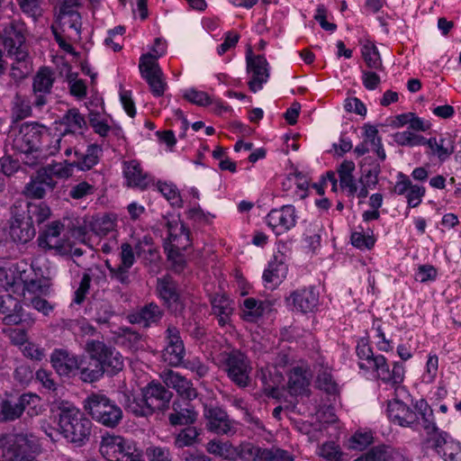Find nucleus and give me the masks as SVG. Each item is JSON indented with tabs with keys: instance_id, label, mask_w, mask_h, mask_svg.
I'll list each match as a JSON object with an SVG mask.
<instances>
[{
	"instance_id": "1",
	"label": "nucleus",
	"mask_w": 461,
	"mask_h": 461,
	"mask_svg": "<svg viewBox=\"0 0 461 461\" xmlns=\"http://www.w3.org/2000/svg\"><path fill=\"white\" fill-rule=\"evenodd\" d=\"M52 406L59 411L56 419L60 434L70 443L84 445L91 434V420L69 402L55 400Z\"/></svg>"
},
{
	"instance_id": "2",
	"label": "nucleus",
	"mask_w": 461,
	"mask_h": 461,
	"mask_svg": "<svg viewBox=\"0 0 461 461\" xmlns=\"http://www.w3.org/2000/svg\"><path fill=\"white\" fill-rule=\"evenodd\" d=\"M24 24L11 22L3 30V45L8 55L14 57L10 76L15 82L24 79L32 67L25 46Z\"/></svg>"
},
{
	"instance_id": "3",
	"label": "nucleus",
	"mask_w": 461,
	"mask_h": 461,
	"mask_svg": "<svg viewBox=\"0 0 461 461\" xmlns=\"http://www.w3.org/2000/svg\"><path fill=\"white\" fill-rule=\"evenodd\" d=\"M160 225L166 229L164 249L171 269L181 273L185 267V259L182 251L190 245L189 233L185 229L179 215L167 214L163 216Z\"/></svg>"
},
{
	"instance_id": "4",
	"label": "nucleus",
	"mask_w": 461,
	"mask_h": 461,
	"mask_svg": "<svg viewBox=\"0 0 461 461\" xmlns=\"http://www.w3.org/2000/svg\"><path fill=\"white\" fill-rule=\"evenodd\" d=\"M357 354L360 359L366 360L367 366L359 363L360 368H372L377 373V376L384 383L391 384L394 388H399L404 380V366L402 363L395 362L393 368L390 369L384 356H374L371 348L363 343L357 347Z\"/></svg>"
},
{
	"instance_id": "5",
	"label": "nucleus",
	"mask_w": 461,
	"mask_h": 461,
	"mask_svg": "<svg viewBox=\"0 0 461 461\" xmlns=\"http://www.w3.org/2000/svg\"><path fill=\"white\" fill-rule=\"evenodd\" d=\"M167 44L165 41L157 38L151 52L143 54L140 59L139 68L141 77L147 81L151 93L155 96L164 95L167 83L158 59L166 53Z\"/></svg>"
},
{
	"instance_id": "6",
	"label": "nucleus",
	"mask_w": 461,
	"mask_h": 461,
	"mask_svg": "<svg viewBox=\"0 0 461 461\" xmlns=\"http://www.w3.org/2000/svg\"><path fill=\"white\" fill-rule=\"evenodd\" d=\"M387 413L392 421L402 427H413L422 420L423 427L429 429V421L434 420L433 411L423 399L416 402L414 409L399 400L389 402Z\"/></svg>"
},
{
	"instance_id": "7",
	"label": "nucleus",
	"mask_w": 461,
	"mask_h": 461,
	"mask_svg": "<svg viewBox=\"0 0 461 461\" xmlns=\"http://www.w3.org/2000/svg\"><path fill=\"white\" fill-rule=\"evenodd\" d=\"M99 452L107 461H144L132 440L108 432L101 437Z\"/></svg>"
},
{
	"instance_id": "8",
	"label": "nucleus",
	"mask_w": 461,
	"mask_h": 461,
	"mask_svg": "<svg viewBox=\"0 0 461 461\" xmlns=\"http://www.w3.org/2000/svg\"><path fill=\"white\" fill-rule=\"evenodd\" d=\"M151 240L152 239L150 237L144 236L143 239L135 245L134 249L127 242L122 243L119 254L120 263L116 266H112L109 260L105 261L110 277L122 285H129L131 282L130 270L136 262L135 253L140 255L142 246H151Z\"/></svg>"
},
{
	"instance_id": "9",
	"label": "nucleus",
	"mask_w": 461,
	"mask_h": 461,
	"mask_svg": "<svg viewBox=\"0 0 461 461\" xmlns=\"http://www.w3.org/2000/svg\"><path fill=\"white\" fill-rule=\"evenodd\" d=\"M85 409L94 420L114 428L122 418L121 408L104 394L92 393L85 400Z\"/></svg>"
},
{
	"instance_id": "10",
	"label": "nucleus",
	"mask_w": 461,
	"mask_h": 461,
	"mask_svg": "<svg viewBox=\"0 0 461 461\" xmlns=\"http://www.w3.org/2000/svg\"><path fill=\"white\" fill-rule=\"evenodd\" d=\"M41 131L42 127L38 124H24L22 125L19 131L14 137V148L25 155L23 161L29 166H34L38 163V156L31 158V155L39 153Z\"/></svg>"
},
{
	"instance_id": "11",
	"label": "nucleus",
	"mask_w": 461,
	"mask_h": 461,
	"mask_svg": "<svg viewBox=\"0 0 461 461\" xmlns=\"http://www.w3.org/2000/svg\"><path fill=\"white\" fill-rule=\"evenodd\" d=\"M40 397L34 393H23L16 401L3 400L0 402V421H13L21 417L23 411L30 416L40 413Z\"/></svg>"
},
{
	"instance_id": "12",
	"label": "nucleus",
	"mask_w": 461,
	"mask_h": 461,
	"mask_svg": "<svg viewBox=\"0 0 461 461\" xmlns=\"http://www.w3.org/2000/svg\"><path fill=\"white\" fill-rule=\"evenodd\" d=\"M55 72L48 68H41L32 78V105L35 109L41 111L49 103L55 82Z\"/></svg>"
},
{
	"instance_id": "13",
	"label": "nucleus",
	"mask_w": 461,
	"mask_h": 461,
	"mask_svg": "<svg viewBox=\"0 0 461 461\" xmlns=\"http://www.w3.org/2000/svg\"><path fill=\"white\" fill-rule=\"evenodd\" d=\"M86 350L90 357L96 358L104 366V373L114 374L123 367L122 355L114 348L107 347L104 342L90 340L86 343Z\"/></svg>"
},
{
	"instance_id": "14",
	"label": "nucleus",
	"mask_w": 461,
	"mask_h": 461,
	"mask_svg": "<svg viewBox=\"0 0 461 461\" xmlns=\"http://www.w3.org/2000/svg\"><path fill=\"white\" fill-rule=\"evenodd\" d=\"M240 459L243 461H294V456L279 447H260L251 442L240 444Z\"/></svg>"
},
{
	"instance_id": "15",
	"label": "nucleus",
	"mask_w": 461,
	"mask_h": 461,
	"mask_svg": "<svg viewBox=\"0 0 461 461\" xmlns=\"http://www.w3.org/2000/svg\"><path fill=\"white\" fill-rule=\"evenodd\" d=\"M22 269L20 270V285L23 286V291H27L31 294H45L50 287V281L49 278L43 276L40 267L35 268L32 265L27 262L21 261Z\"/></svg>"
},
{
	"instance_id": "16",
	"label": "nucleus",
	"mask_w": 461,
	"mask_h": 461,
	"mask_svg": "<svg viewBox=\"0 0 461 461\" xmlns=\"http://www.w3.org/2000/svg\"><path fill=\"white\" fill-rule=\"evenodd\" d=\"M246 60L247 71L251 75V78L248 83L250 91L256 93L268 80V62L263 55H254L250 48L247 50Z\"/></svg>"
},
{
	"instance_id": "17",
	"label": "nucleus",
	"mask_w": 461,
	"mask_h": 461,
	"mask_svg": "<svg viewBox=\"0 0 461 461\" xmlns=\"http://www.w3.org/2000/svg\"><path fill=\"white\" fill-rule=\"evenodd\" d=\"M203 411H205L204 416L208 420L206 428L209 431L218 435L235 433L232 421L224 410L212 403H206L203 404Z\"/></svg>"
},
{
	"instance_id": "18",
	"label": "nucleus",
	"mask_w": 461,
	"mask_h": 461,
	"mask_svg": "<svg viewBox=\"0 0 461 461\" xmlns=\"http://www.w3.org/2000/svg\"><path fill=\"white\" fill-rule=\"evenodd\" d=\"M167 346L162 352V359L169 366H176L181 364L185 348L179 335V330L173 326H169L167 330Z\"/></svg>"
},
{
	"instance_id": "19",
	"label": "nucleus",
	"mask_w": 461,
	"mask_h": 461,
	"mask_svg": "<svg viewBox=\"0 0 461 461\" xmlns=\"http://www.w3.org/2000/svg\"><path fill=\"white\" fill-rule=\"evenodd\" d=\"M12 211V219L9 226V236L14 242L26 243L35 236V229L32 221H28L24 213Z\"/></svg>"
},
{
	"instance_id": "20",
	"label": "nucleus",
	"mask_w": 461,
	"mask_h": 461,
	"mask_svg": "<svg viewBox=\"0 0 461 461\" xmlns=\"http://www.w3.org/2000/svg\"><path fill=\"white\" fill-rule=\"evenodd\" d=\"M142 393L151 413L167 409L172 397L171 392L162 384L154 382L143 388Z\"/></svg>"
},
{
	"instance_id": "21",
	"label": "nucleus",
	"mask_w": 461,
	"mask_h": 461,
	"mask_svg": "<svg viewBox=\"0 0 461 461\" xmlns=\"http://www.w3.org/2000/svg\"><path fill=\"white\" fill-rule=\"evenodd\" d=\"M9 443L10 448L5 461H38L29 454V451L32 448L33 440L26 435H14Z\"/></svg>"
},
{
	"instance_id": "22",
	"label": "nucleus",
	"mask_w": 461,
	"mask_h": 461,
	"mask_svg": "<svg viewBox=\"0 0 461 461\" xmlns=\"http://www.w3.org/2000/svg\"><path fill=\"white\" fill-rule=\"evenodd\" d=\"M295 209L293 205H284L280 209L271 210L267 216V222L274 230H289L296 224Z\"/></svg>"
},
{
	"instance_id": "23",
	"label": "nucleus",
	"mask_w": 461,
	"mask_h": 461,
	"mask_svg": "<svg viewBox=\"0 0 461 461\" xmlns=\"http://www.w3.org/2000/svg\"><path fill=\"white\" fill-rule=\"evenodd\" d=\"M157 292L168 308L173 311H180L182 309L180 294L177 291L176 284L171 276H165L158 278Z\"/></svg>"
},
{
	"instance_id": "24",
	"label": "nucleus",
	"mask_w": 461,
	"mask_h": 461,
	"mask_svg": "<svg viewBox=\"0 0 461 461\" xmlns=\"http://www.w3.org/2000/svg\"><path fill=\"white\" fill-rule=\"evenodd\" d=\"M46 172L39 170L37 175L26 184L23 192L26 197L41 199L45 196L47 190L55 188L57 182Z\"/></svg>"
},
{
	"instance_id": "25",
	"label": "nucleus",
	"mask_w": 461,
	"mask_h": 461,
	"mask_svg": "<svg viewBox=\"0 0 461 461\" xmlns=\"http://www.w3.org/2000/svg\"><path fill=\"white\" fill-rule=\"evenodd\" d=\"M50 362L59 375H69L81 366V360L66 349H55L51 354Z\"/></svg>"
},
{
	"instance_id": "26",
	"label": "nucleus",
	"mask_w": 461,
	"mask_h": 461,
	"mask_svg": "<svg viewBox=\"0 0 461 461\" xmlns=\"http://www.w3.org/2000/svg\"><path fill=\"white\" fill-rule=\"evenodd\" d=\"M160 376L167 386L174 388L183 398L192 400L197 396L195 389L185 376L170 369L164 370Z\"/></svg>"
},
{
	"instance_id": "27",
	"label": "nucleus",
	"mask_w": 461,
	"mask_h": 461,
	"mask_svg": "<svg viewBox=\"0 0 461 461\" xmlns=\"http://www.w3.org/2000/svg\"><path fill=\"white\" fill-rule=\"evenodd\" d=\"M64 225L59 221H53L38 237V244L41 248L61 250L64 248V239L61 233Z\"/></svg>"
},
{
	"instance_id": "28",
	"label": "nucleus",
	"mask_w": 461,
	"mask_h": 461,
	"mask_svg": "<svg viewBox=\"0 0 461 461\" xmlns=\"http://www.w3.org/2000/svg\"><path fill=\"white\" fill-rule=\"evenodd\" d=\"M123 175L129 186L145 189L150 183V176L142 170L137 160L123 162Z\"/></svg>"
},
{
	"instance_id": "29",
	"label": "nucleus",
	"mask_w": 461,
	"mask_h": 461,
	"mask_svg": "<svg viewBox=\"0 0 461 461\" xmlns=\"http://www.w3.org/2000/svg\"><path fill=\"white\" fill-rule=\"evenodd\" d=\"M425 429L427 430V436L424 440L425 447L434 450L440 456L454 438L447 432L437 428L432 421H429V429Z\"/></svg>"
},
{
	"instance_id": "30",
	"label": "nucleus",
	"mask_w": 461,
	"mask_h": 461,
	"mask_svg": "<svg viewBox=\"0 0 461 461\" xmlns=\"http://www.w3.org/2000/svg\"><path fill=\"white\" fill-rule=\"evenodd\" d=\"M162 311L158 305L150 303L140 308L128 316L129 321L148 328L157 323L162 317Z\"/></svg>"
},
{
	"instance_id": "31",
	"label": "nucleus",
	"mask_w": 461,
	"mask_h": 461,
	"mask_svg": "<svg viewBox=\"0 0 461 461\" xmlns=\"http://www.w3.org/2000/svg\"><path fill=\"white\" fill-rule=\"evenodd\" d=\"M227 372L230 378H248L250 366L247 357L240 351H232L226 359Z\"/></svg>"
},
{
	"instance_id": "32",
	"label": "nucleus",
	"mask_w": 461,
	"mask_h": 461,
	"mask_svg": "<svg viewBox=\"0 0 461 461\" xmlns=\"http://www.w3.org/2000/svg\"><path fill=\"white\" fill-rule=\"evenodd\" d=\"M290 300H292L296 310L306 313L312 312L318 305L319 295L314 292L313 288L302 289L292 293L287 298L288 302Z\"/></svg>"
},
{
	"instance_id": "33",
	"label": "nucleus",
	"mask_w": 461,
	"mask_h": 461,
	"mask_svg": "<svg viewBox=\"0 0 461 461\" xmlns=\"http://www.w3.org/2000/svg\"><path fill=\"white\" fill-rule=\"evenodd\" d=\"M101 153L102 149L96 144L88 145L84 153L79 149H75L77 159L73 161V165L82 171L90 170L98 163Z\"/></svg>"
},
{
	"instance_id": "34",
	"label": "nucleus",
	"mask_w": 461,
	"mask_h": 461,
	"mask_svg": "<svg viewBox=\"0 0 461 461\" xmlns=\"http://www.w3.org/2000/svg\"><path fill=\"white\" fill-rule=\"evenodd\" d=\"M212 313L217 318L220 326H225L230 321L233 312V302L225 295H216L212 301Z\"/></svg>"
},
{
	"instance_id": "35",
	"label": "nucleus",
	"mask_w": 461,
	"mask_h": 461,
	"mask_svg": "<svg viewBox=\"0 0 461 461\" xmlns=\"http://www.w3.org/2000/svg\"><path fill=\"white\" fill-rule=\"evenodd\" d=\"M53 25L58 27V32L65 33L70 40L80 38L82 26L80 14H72V16H57Z\"/></svg>"
},
{
	"instance_id": "36",
	"label": "nucleus",
	"mask_w": 461,
	"mask_h": 461,
	"mask_svg": "<svg viewBox=\"0 0 461 461\" xmlns=\"http://www.w3.org/2000/svg\"><path fill=\"white\" fill-rule=\"evenodd\" d=\"M21 261L16 263H0V288L8 290L20 286Z\"/></svg>"
},
{
	"instance_id": "37",
	"label": "nucleus",
	"mask_w": 461,
	"mask_h": 461,
	"mask_svg": "<svg viewBox=\"0 0 461 461\" xmlns=\"http://www.w3.org/2000/svg\"><path fill=\"white\" fill-rule=\"evenodd\" d=\"M66 138L68 134L51 135L42 127L39 152H44L45 157L57 155L62 149V145L66 144Z\"/></svg>"
},
{
	"instance_id": "38",
	"label": "nucleus",
	"mask_w": 461,
	"mask_h": 461,
	"mask_svg": "<svg viewBox=\"0 0 461 461\" xmlns=\"http://www.w3.org/2000/svg\"><path fill=\"white\" fill-rule=\"evenodd\" d=\"M121 401L124 408L136 416H148L151 414L142 392L140 395L125 392L122 393Z\"/></svg>"
},
{
	"instance_id": "39",
	"label": "nucleus",
	"mask_w": 461,
	"mask_h": 461,
	"mask_svg": "<svg viewBox=\"0 0 461 461\" xmlns=\"http://www.w3.org/2000/svg\"><path fill=\"white\" fill-rule=\"evenodd\" d=\"M206 449L210 454L221 456L224 459L236 460L240 458V445L232 446L229 441L212 439L207 443Z\"/></svg>"
},
{
	"instance_id": "40",
	"label": "nucleus",
	"mask_w": 461,
	"mask_h": 461,
	"mask_svg": "<svg viewBox=\"0 0 461 461\" xmlns=\"http://www.w3.org/2000/svg\"><path fill=\"white\" fill-rule=\"evenodd\" d=\"M266 311H270L268 302H259L252 297L247 298L243 302V319L247 321H257Z\"/></svg>"
},
{
	"instance_id": "41",
	"label": "nucleus",
	"mask_w": 461,
	"mask_h": 461,
	"mask_svg": "<svg viewBox=\"0 0 461 461\" xmlns=\"http://www.w3.org/2000/svg\"><path fill=\"white\" fill-rule=\"evenodd\" d=\"M287 274V267L277 257L268 264V267L264 271L263 279L266 284L273 286L280 284Z\"/></svg>"
},
{
	"instance_id": "42",
	"label": "nucleus",
	"mask_w": 461,
	"mask_h": 461,
	"mask_svg": "<svg viewBox=\"0 0 461 461\" xmlns=\"http://www.w3.org/2000/svg\"><path fill=\"white\" fill-rule=\"evenodd\" d=\"M63 121L67 126L63 134H68V138H73L76 132L86 127L85 117L77 109L68 110Z\"/></svg>"
},
{
	"instance_id": "43",
	"label": "nucleus",
	"mask_w": 461,
	"mask_h": 461,
	"mask_svg": "<svg viewBox=\"0 0 461 461\" xmlns=\"http://www.w3.org/2000/svg\"><path fill=\"white\" fill-rule=\"evenodd\" d=\"M309 385V379L301 367H295L291 372L288 381V392L291 395L303 394Z\"/></svg>"
},
{
	"instance_id": "44",
	"label": "nucleus",
	"mask_w": 461,
	"mask_h": 461,
	"mask_svg": "<svg viewBox=\"0 0 461 461\" xmlns=\"http://www.w3.org/2000/svg\"><path fill=\"white\" fill-rule=\"evenodd\" d=\"M91 230L97 236H105L115 227V219L110 214L96 215L89 222Z\"/></svg>"
},
{
	"instance_id": "45",
	"label": "nucleus",
	"mask_w": 461,
	"mask_h": 461,
	"mask_svg": "<svg viewBox=\"0 0 461 461\" xmlns=\"http://www.w3.org/2000/svg\"><path fill=\"white\" fill-rule=\"evenodd\" d=\"M200 431L195 427H187L182 429L175 438V447L183 448L185 447H196L200 444Z\"/></svg>"
},
{
	"instance_id": "46",
	"label": "nucleus",
	"mask_w": 461,
	"mask_h": 461,
	"mask_svg": "<svg viewBox=\"0 0 461 461\" xmlns=\"http://www.w3.org/2000/svg\"><path fill=\"white\" fill-rule=\"evenodd\" d=\"M50 216V209L45 203H29L26 219L33 223L41 224Z\"/></svg>"
},
{
	"instance_id": "47",
	"label": "nucleus",
	"mask_w": 461,
	"mask_h": 461,
	"mask_svg": "<svg viewBox=\"0 0 461 461\" xmlns=\"http://www.w3.org/2000/svg\"><path fill=\"white\" fill-rule=\"evenodd\" d=\"M80 377L84 382L92 383L99 379L104 374V366L96 358L91 357V360L87 366L83 365L81 360Z\"/></svg>"
},
{
	"instance_id": "48",
	"label": "nucleus",
	"mask_w": 461,
	"mask_h": 461,
	"mask_svg": "<svg viewBox=\"0 0 461 461\" xmlns=\"http://www.w3.org/2000/svg\"><path fill=\"white\" fill-rule=\"evenodd\" d=\"M361 53L366 65L369 68L379 70L383 69V63L380 54L374 43L367 41L366 44H364L361 49Z\"/></svg>"
},
{
	"instance_id": "49",
	"label": "nucleus",
	"mask_w": 461,
	"mask_h": 461,
	"mask_svg": "<svg viewBox=\"0 0 461 461\" xmlns=\"http://www.w3.org/2000/svg\"><path fill=\"white\" fill-rule=\"evenodd\" d=\"M74 167H76L73 162L64 160L63 162L50 164L41 170L47 171L46 173L52 178L54 176L59 178H68L72 176Z\"/></svg>"
},
{
	"instance_id": "50",
	"label": "nucleus",
	"mask_w": 461,
	"mask_h": 461,
	"mask_svg": "<svg viewBox=\"0 0 461 461\" xmlns=\"http://www.w3.org/2000/svg\"><path fill=\"white\" fill-rule=\"evenodd\" d=\"M445 140L441 139L439 142L437 141L436 138H430L426 140L425 145L430 149L433 154L437 155L438 158L444 161L454 152V146L449 143L447 146L444 145Z\"/></svg>"
},
{
	"instance_id": "51",
	"label": "nucleus",
	"mask_w": 461,
	"mask_h": 461,
	"mask_svg": "<svg viewBox=\"0 0 461 461\" xmlns=\"http://www.w3.org/2000/svg\"><path fill=\"white\" fill-rule=\"evenodd\" d=\"M394 141L401 146H420L425 145L426 139L411 131L397 132L393 136Z\"/></svg>"
},
{
	"instance_id": "52",
	"label": "nucleus",
	"mask_w": 461,
	"mask_h": 461,
	"mask_svg": "<svg viewBox=\"0 0 461 461\" xmlns=\"http://www.w3.org/2000/svg\"><path fill=\"white\" fill-rule=\"evenodd\" d=\"M158 190L174 206H180L182 200L175 185L171 183H158Z\"/></svg>"
},
{
	"instance_id": "53",
	"label": "nucleus",
	"mask_w": 461,
	"mask_h": 461,
	"mask_svg": "<svg viewBox=\"0 0 461 461\" xmlns=\"http://www.w3.org/2000/svg\"><path fill=\"white\" fill-rule=\"evenodd\" d=\"M22 11L37 21L42 15V8L39 0H17Z\"/></svg>"
},
{
	"instance_id": "54",
	"label": "nucleus",
	"mask_w": 461,
	"mask_h": 461,
	"mask_svg": "<svg viewBox=\"0 0 461 461\" xmlns=\"http://www.w3.org/2000/svg\"><path fill=\"white\" fill-rule=\"evenodd\" d=\"M32 100L30 102L25 98L16 95L14 101V113L18 119H24L32 114Z\"/></svg>"
},
{
	"instance_id": "55",
	"label": "nucleus",
	"mask_w": 461,
	"mask_h": 461,
	"mask_svg": "<svg viewBox=\"0 0 461 461\" xmlns=\"http://www.w3.org/2000/svg\"><path fill=\"white\" fill-rule=\"evenodd\" d=\"M373 442V436L370 432H357L348 442V447L356 450H363Z\"/></svg>"
},
{
	"instance_id": "56",
	"label": "nucleus",
	"mask_w": 461,
	"mask_h": 461,
	"mask_svg": "<svg viewBox=\"0 0 461 461\" xmlns=\"http://www.w3.org/2000/svg\"><path fill=\"white\" fill-rule=\"evenodd\" d=\"M148 461H172L169 448L150 446L146 449Z\"/></svg>"
},
{
	"instance_id": "57",
	"label": "nucleus",
	"mask_w": 461,
	"mask_h": 461,
	"mask_svg": "<svg viewBox=\"0 0 461 461\" xmlns=\"http://www.w3.org/2000/svg\"><path fill=\"white\" fill-rule=\"evenodd\" d=\"M95 191L94 185H90L86 181H82L69 189V196L73 199L79 200L86 197L87 195L93 194Z\"/></svg>"
},
{
	"instance_id": "58",
	"label": "nucleus",
	"mask_w": 461,
	"mask_h": 461,
	"mask_svg": "<svg viewBox=\"0 0 461 461\" xmlns=\"http://www.w3.org/2000/svg\"><path fill=\"white\" fill-rule=\"evenodd\" d=\"M320 455L329 461H342V453L334 442L324 443L320 448Z\"/></svg>"
},
{
	"instance_id": "59",
	"label": "nucleus",
	"mask_w": 461,
	"mask_h": 461,
	"mask_svg": "<svg viewBox=\"0 0 461 461\" xmlns=\"http://www.w3.org/2000/svg\"><path fill=\"white\" fill-rule=\"evenodd\" d=\"M425 188L418 185H411L406 194L407 203L410 208L417 207L420 203L422 197L425 195Z\"/></svg>"
},
{
	"instance_id": "60",
	"label": "nucleus",
	"mask_w": 461,
	"mask_h": 461,
	"mask_svg": "<svg viewBox=\"0 0 461 461\" xmlns=\"http://www.w3.org/2000/svg\"><path fill=\"white\" fill-rule=\"evenodd\" d=\"M317 383L320 389L328 393L333 394L338 392V385L333 380L332 375L326 371L318 375Z\"/></svg>"
},
{
	"instance_id": "61",
	"label": "nucleus",
	"mask_w": 461,
	"mask_h": 461,
	"mask_svg": "<svg viewBox=\"0 0 461 461\" xmlns=\"http://www.w3.org/2000/svg\"><path fill=\"white\" fill-rule=\"evenodd\" d=\"M91 276L87 273H84L78 288L75 291L73 302L77 304H80L84 302L86 294L90 288Z\"/></svg>"
},
{
	"instance_id": "62",
	"label": "nucleus",
	"mask_w": 461,
	"mask_h": 461,
	"mask_svg": "<svg viewBox=\"0 0 461 461\" xmlns=\"http://www.w3.org/2000/svg\"><path fill=\"white\" fill-rule=\"evenodd\" d=\"M386 450L387 447L385 446L373 447L354 461H385Z\"/></svg>"
},
{
	"instance_id": "63",
	"label": "nucleus",
	"mask_w": 461,
	"mask_h": 461,
	"mask_svg": "<svg viewBox=\"0 0 461 461\" xmlns=\"http://www.w3.org/2000/svg\"><path fill=\"white\" fill-rule=\"evenodd\" d=\"M174 410L176 411V412L170 413L168 417L169 421L172 425L187 424L193 422L195 420V415L187 409L185 410V412L177 411L175 407Z\"/></svg>"
},
{
	"instance_id": "64",
	"label": "nucleus",
	"mask_w": 461,
	"mask_h": 461,
	"mask_svg": "<svg viewBox=\"0 0 461 461\" xmlns=\"http://www.w3.org/2000/svg\"><path fill=\"white\" fill-rule=\"evenodd\" d=\"M445 461H461V445L453 439L440 456Z\"/></svg>"
}]
</instances>
